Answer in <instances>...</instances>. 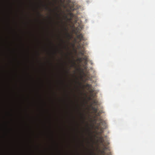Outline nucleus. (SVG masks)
Masks as SVG:
<instances>
[{"instance_id":"nucleus-1","label":"nucleus","mask_w":155,"mask_h":155,"mask_svg":"<svg viewBox=\"0 0 155 155\" xmlns=\"http://www.w3.org/2000/svg\"><path fill=\"white\" fill-rule=\"evenodd\" d=\"M85 86L87 88V90L90 93L91 97H92L93 96V93L94 92V89L92 85L91 84H87Z\"/></svg>"},{"instance_id":"nucleus-2","label":"nucleus","mask_w":155,"mask_h":155,"mask_svg":"<svg viewBox=\"0 0 155 155\" xmlns=\"http://www.w3.org/2000/svg\"><path fill=\"white\" fill-rule=\"evenodd\" d=\"M75 34L77 35V38L79 40V42L81 41L84 40L83 35L81 33H80L79 34H77V32H76L75 33Z\"/></svg>"},{"instance_id":"nucleus-3","label":"nucleus","mask_w":155,"mask_h":155,"mask_svg":"<svg viewBox=\"0 0 155 155\" xmlns=\"http://www.w3.org/2000/svg\"><path fill=\"white\" fill-rule=\"evenodd\" d=\"M99 121H101V125H102L103 127V128H105L106 127V125L105 121L103 120L101 118H99L98 120Z\"/></svg>"},{"instance_id":"nucleus-4","label":"nucleus","mask_w":155,"mask_h":155,"mask_svg":"<svg viewBox=\"0 0 155 155\" xmlns=\"http://www.w3.org/2000/svg\"><path fill=\"white\" fill-rule=\"evenodd\" d=\"M109 144L108 142H107V143H105L104 144V145H103L104 147L103 148V150H104L105 151V150H107L109 151L110 150V149L109 147L106 146L107 145H108Z\"/></svg>"},{"instance_id":"nucleus-5","label":"nucleus","mask_w":155,"mask_h":155,"mask_svg":"<svg viewBox=\"0 0 155 155\" xmlns=\"http://www.w3.org/2000/svg\"><path fill=\"white\" fill-rule=\"evenodd\" d=\"M99 142L101 143L102 145H104V138L102 136H100L99 137Z\"/></svg>"},{"instance_id":"nucleus-6","label":"nucleus","mask_w":155,"mask_h":155,"mask_svg":"<svg viewBox=\"0 0 155 155\" xmlns=\"http://www.w3.org/2000/svg\"><path fill=\"white\" fill-rule=\"evenodd\" d=\"M91 109L94 113H97L98 110V108L97 107H92Z\"/></svg>"},{"instance_id":"nucleus-7","label":"nucleus","mask_w":155,"mask_h":155,"mask_svg":"<svg viewBox=\"0 0 155 155\" xmlns=\"http://www.w3.org/2000/svg\"><path fill=\"white\" fill-rule=\"evenodd\" d=\"M93 104L95 106H97L98 105V102L95 99H93L92 100Z\"/></svg>"},{"instance_id":"nucleus-8","label":"nucleus","mask_w":155,"mask_h":155,"mask_svg":"<svg viewBox=\"0 0 155 155\" xmlns=\"http://www.w3.org/2000/svg\"><path fill=\"white\" fill-rule=\"evenodd\" d=\"M95 128L96 129H97L98 130L99 129H100L101 130V132H100V134H101L102 132V130L103 129H104V128H103L102 127H99L97 125L96 126Z\"/></svg>"},{"instance_id":"nucleus-9","label":"nucleus","mask_w":155,"mask_h":155,"mask_svg":"<svg viewBox=\"0 0 155 155\" xmlns=\"http://www.w3.org/2000/svg\"><path fill=\"white\" fill-rule=\"evenodd\" d=\"M83 60H84L86 63L87 62V56L86 55H85L84 56V57L82 58Z\"/></svg>"},{"instance_id":"nucleus-10","label":"nucleus","mask_w":155,"mask_h":155,"mask_svg":"<svg viewBox=\"0 0 155 155\" xmlns=\"http://www.w3.org/2000/svg\"><path fill=\"white\" fill-rule=\"evenodd\" d=\"M85 53V51L84 49L82 50L79 51V54L82 55H84Z\"/></svg>"},{"instance_id":"nucleus-11","label":"nucleus","mask_w":155,"mask_h":155,"mask_svg":"<svg viewBox=\"0 0 155 155\" xmlns=\"http://www.w3.org/2000/svg\"><path fill=\"white\" fill-rule=\"evenodd\" d=\"M101 113V112L99 111L98 112H97V113H95V114H96V116H99L100 115V114Z\"/></svg>"},{"instance_id":"nucleus-12","label":"nucleus","mask_w":155,"mask_h":155,"mask_svg":"<svg viewBox=\"0 0 155 155\" xmlns=\"http://www.w3.org/2000/svg\"><path fill=\"white\" fill-rule=\"evenodd\" d=\"M83 59L82 58H78V61H79L80 62H81L82 61Z\"/></svg>"},{"instance_id":"nucleus-13","label":"nucleus","mask_w":155,"mask_h":155,"mask_svg":"<svg viewBox=\"0 0 155 155\" xmlns=\"http://www.w3.org/2000/svg\"><path fill=\"white\" fill-rule=\"evenodd\" d=\"M101 153H102V154H103V155H106L105 154V150H104L103 149L101 151Z\"/></svg>"},{"instance_id":"nucleus-14","label":"nucleus","mask_w":155,"mask_h":155,"mask_svg":"<svg viewBox=\"0 0 155 155\" xmlns=\"http://www.w3.org/2000/svg\"><path fill=\"white\" fill-rule=\"evenodd\" d=\"M100 122L99 123H98L97 124V125L99 127H100V126L101 125V121H99Z\"/></svg>"},{"instance_id":"nucleus-15","label":"nucleus","mask_w":155,"mask_h":155,"mask_svg":"<svg viewBox=\"0 0 155 155\" xmlns=\"http://www.w3.org/2000/svg\"><path fill=\"white\" fill-rule=\"evenodd\" d=\"M45 6V8L46 9H50V10H51V9L50 8H49L48 6Z\"/></svg>"},{"instance_id":"nucleus-16","label":"nucleus","mask_w":155,"mask_h":155,"mask_svg":"<svg viewBox=\"0 0 155 155\" xmlns=\"http://www.w3.org/2000/svg\"><path fill=\"white\" fill-rule=\"evenodd\" d=\"M111 155V152H107L106 153V155Z\"/></svg>"},{"instance_id":"nucleus-17","label":"nucleus","mask_w":155,"mask_h":155,"mask_svg":"<svg viewBox=\"0 0 155 155\" xmlns=\"http://www.w3.org/2000/svg\"><path fill=\"white\" fill-rule=\"evenodd\" d=\"M70 15L71 16H73V14L72 13H70Z\"/></svg>"},{"instance_id":"nucleus-18","label":"nucleus","mask_w":155,"mask_h":155,"mask_svg":"<svg viewBox=\"0 0 155 155\" xmlns=\"http://www.w3.org/2000/svg\"><path fill=\"white\" fill-rule=\"evenodd\" d=\"M38 15L40 16H41V14L40 13V12H38Z\"/></svg>"},{"instance_id":"nucleus-19","label":"nucleus","mask_w":155,"mask_h":155,"mask_svg":"<svg viewBox=\"0 0 155 155\" xmlns=\"http://www.w3.org/2000/svg\"><path fill=\"white\" fill-rule=\"evenodd\" d=\"M88 99L89 100H91L92 99L91 97H89Z\"/></svg>"}]
</instances>
